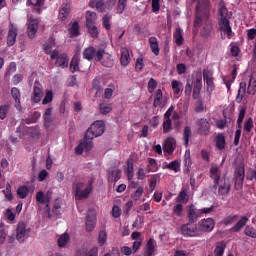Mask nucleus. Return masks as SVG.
I'll use <instances>...</instances> for the list:
<instances>
[{
    "label": "nucleus",
    "instance_id": "obj_1",
    "mask_svg": "<svg viewBox=\"0 0 256 256\" xmlns=\"http://www.w3.org/2000/svg\"><path fill=\"white\" fill-rule=\"evenodd\" d=\"M209 15H211V2L209 0H198L195 11L194 27L203 26L200 31L201 37L207 38L211 35L213 31V23L209 20Z\"/></svg>",
    "mask_w": 256,
    "mask_h": 256
},
{
    "label": "nucleus",
    "instance_id": "obj_2",
    "mask_svg": "<svg viewBox=\"0 0 256 256\" xmlns=\"http://www.w3.org/2000/svg\"><path fill=\"white\" fill-rule=\"evenodd\" d=\"M218 25L219 31L224 33V35H227L228 39L233 37V29L231 28V14H229V10H227V6H225V2L223 1L219 3Z\"/></svg>",
    "mask_w": 256,
    "mask_h": 256
},
{
    "label": "nucleus",
    "instance_id": "obj_3",
    "mask_svg": "<svg viewBox=\"0 0 256 256\" xmlns=\"http://www.w3.org/2000/svg\"><path fill=\"white\" fill-rule=\"evenodd\" d=\"M75 197L78 201H83V199H87L89 195H91V191H93V180L88 181L86 187L85 182H78L74 186Z\"/></svg>",
    "mask_w": 256,
    "mask_h": 256
},
{
    "label": "nucleus",
    "instance_id": "obj_4",
    "mask_svg": "<svg viewBox=\"0 0 256 256\" xmlns=\"http://www.w3.org/2000/svg\"><path fill=\"white\" fill-rule=\"evenodd\" d=\"M103 133H105V122L103 120H98L91 124L87 129L85 136L86 139L93 141L95 137H101Z\"/></svg>",
    "mask_w": 256,
    "mask_h": 256
},
{
    "label": "nucleus",
    "instance_id": "obj_5",
    "mask_svg": "<svg viewBox=\"0 0 256 256\" xmlns=\"http://www.w3.org/2000/svg\"><path fill=\"white\" fill-rule=\"evenodd\" d=\"M83 59H86L87 61H96V63H99L103 60V55H105V49L104 48H98L95 49V47L90 46L86 48L83 51Z\"/></svg>",
    "mask_w": 256,
    "mask_h": 256
},
{
    "label": "nucleus",
    "instance_id": "obj_6",
    "mask_svg": "<svg viewBox=\"0 0 256 256\" xmlns=\"http://www.w3.org/2000/svg\"><path fill=\"white\" fill-rule=\"evenodd\" d=\"M180 231L183 237H201L199 226L195 223L188 222L186 224H182Z\"/></svg>",
    "mask_w": 256,
    "mask_h": 256
},
{
    "label": "nucleus",
    "instance_id": "obj_7",
    "mask_svg": "<svg viewBox=\"0 0 256 256\" xmlns=\"http://www.w3.org/2000/svg\"><path fill=\"white\" fill-rule=\"evenodd\" d=\"M198 231L200 236L203 233H211L215 229V220L213 218H204L198 222Z\"/></svg>",
    "mask_w": 256,
    "mask_h": 256
},
{
    "label": "nucleus",
    "instance_id": "obj_8",
    "mask_svg": "<svg viewBox=\"0 0 256 256\" xmlns=\"http://www.w3.org/2000/svg\"><path fill=\"white\" fill-rule=\"evenodd\" d=\"M216 187H218V197H221L222 200L227 199L229 191H231V182L224 178L218 181Z\"/></svg>",
    "mask_w": 256,
    "mask_h": 256
},
{
    "label": "nucleus",
    "instance_id": "obj_9",
    "mask_svg": "<svg viewBox=\"0 0 256 256\" xmlns=\"http://www.w3.org/2000/svg\"><path fill=\"white\" fill-rule=\"evenodd\" d=\"M201 89H203V75L201 74V71H198L195 74V82L192 94L193 99H199Z\"/></svg>",
    "mask_w": 256,
    "mask_h": 256
},
{
    "label": "nucleus",
    "instance_id": "obj_10",
    "mask_svg": "<svg viewBox=\"0 0 256 256\" xmlns=\"http://www.w3.org/2000/svg\"><path fill=\"white\" fill-rule=\"evenodd\" d=\"M39 29V20L37 18L28 19L27 34L29 39H33L37 35Z\"/></svg>",
    "mask_w": 256,
    "mask_h": 256
},
{
    "label": "nucleus",
    "instance_id": "obj_11",
    "mask_svg": "<svg viewBox=\"0 0 256 256\" xmlns=\"http://www.w3.org/2000/svg\"><path fill=\"white\" fill-rule=\"evenodd\" d=\"M234 177L236 185L243 186V181H245V164L240 163L236 166Z\"/></svg>",
    "mask_w": 256,
    "mask_h": 256
},
{
    "label": "nucleus",
    "instance_id": "obj_12",
    "mask_svg": "<svg viewBox=\"0 0 256 256\" xmlns=\"http://www.w3.org/2000/svg\"><path fill=\"white\" fill-rule=\"evenodd\" d=\"M18 29L10 22L8 26V36H7V45L8 47H13L17 41Z\"/></svg>",
    "mask_w": 256,
    "mask_h": 256
},
{
    "label": "nucleus",
    "instance_id": "obj_13",
    "mask_svg": "<svg viewBox=\"0 0 256 256\" xmlns=\"http://www.w3.org/2000/svg\"><path fill=\"white\" fill-rule=\"evenodd\" d=\"M28 233H29V230L27 229V224H25V222H19L16 229L17 241H19V243H23Z\"/></svg>",
    "mask_w": 256,
    "mask_h": 256
},
{
    "label": "nucleus",
    "instance_id": "obj_14",
    "mask_svg": "<svg viewBox=\"0 0 256 256\" xmlns=\"http://www.w3.org/2000/svg\"><path fill=\"white\" fill-rule=\"evenodd\" d=\"M93 149V141L89 140V138L84 137V141L80 142L79 145L75 148L76 155H83V152L91 151Z\"/></svg>",
    "mask_w": 256,
    "mask_h": 256
},
{
    "label": "nucleus",
    "instance_id": "obj_15",
    "mask_svg": "<svg viewBox=\"0 0 256 256\" xmlns=\"http://www.w3.org/2000/svg\"><path fill=\"white\" fill-rule=\"evenodd\" d=\"M203 79L206 83L207 91H215V82H213V71L205 69L203 71Z\"/></svg>",
    "mask_w": 256,
    "mask_h": 256
},
{
    "label": "nucleus",
    "instance_id": "obj_16",
    "mask_svg": "<svg viewBox=\"0 0 256 256\" xmlns=\"http://www.w3.org/2000/svg\"><path fill=\"white\" fill-rule=\"evenodd\" d=\"M198 133L199 135H209L211 131V124L207 119L200 118L197 120Z\"/></svg>",
    "mask_w": 256,
    "mask_h": 256
},
{
    "label": "nucleus",
    "instance_id": "obj_17",
    "mask_svg": "<svg viewBox=\"0 0 256 256\" xmlns=\"http://www.w3.org/2000/svg\"><path fill=\"white\" fill-rule=\"evenodd\" d=\"M52 61L56 59V65H69V57L67 54L59 55V51L53 50L51 53Z\"/></svg>",
    "mask_w": 256,
    "mask_h": 256
},
{
    "label": "nucleus",
    "instance_id": "obj_18",
    "mask_svg": "<svg viewBox=\"0 0 256 256\" xmlns=\"http://www.w3.org/2000/svg\"><path fill=\"white\" fill-rule=\"evenodd\" d=\"M11 95L12 99H14L15 108L17 109V111H21V90H19V88L17 87H13L11 89Z\"/></svg>",
    "mask_w": 256,
    "mask_h": 256
},
{
    "label": "nucleus",
    "instance_id": "obj_19",
    "mask_svg": "<svg viewBox=\"0 0 256 256\" xmlns=\"http://www.w3.org/2000/svg\"><path fill=\"white\" fill-rule=\"evenodd\" d=\"M157 246L155 245V240L153 238H149L147 241L146 247L143 249L144 256H153L155 255V250Z\"/></svg>",
    "mask_w": 256,
    "mask_h": 256
},
{
    "label": "nucleus",
    "instance_id": "obj_20",
    "mask_svg": "<svg viewBox=\"0 0 256 256\" xmlns=\"http://www.w3.org/2000/svg\"><path fill=\"white\" fill-rule=\"evenodd\" d=\"M175 147H177V142L175 141V138L168 137L164 142V151L168 153V155H171L175 151Z\"/></svg>",
    "mask_w": 256,
    "mask_h": 256
},
{
    "label": "nucleus",
    "instance_id": "obj_21",
    "mask_svg": "<svg viewBox=\"0 0 256 256\" xmlns=\"http://www.w3.org/2000/svg\"><path fill=\"white\" fill-rule=\"evenodd\" d=\"M52 113H53V108H47L45 110V113L43 115V121H44L43 126L45 127V129H49V127L53 125V117L51 116Z\"/></svg>",
    "mask_w": 256,
    "mask_h": 256
},
{
    "label": "nucleus",
    "instance_id": "obj_22",
    "mask_svg": "<svg viewBox=\"0 0 256 256\" xmlns=\"http://www.w3.org/2000/svg\"><path fill=\"white\" fill-rule=\"evenodd\" d=\"M236 78H237V67H235L232 70V73L230 76L223 77V82L226 85L228 91H231V85L233 84V81H235Z\"/></svg>",
    "mask_w": 256,
    "mask_h": 256
},
{
    "label": "nucleus",
    "instance_id": "obj_23",
    "mask_svg": "<svg viewBox=\"0 0 256 256\" xmlns=\"http://www.w3.org/2000/svg\"><path fill=\"white\" fill-rule=\"evenodd\" d=\"M69 13H71V6L68 3H63L62 8L59 11L58 19L60 21H65V19L69 17Z\"/></svg>",
    "mask_w": 256,
    "mask_h": 256
},
{
    "label": "nucleus",
    "instance_id": "obj_24",
    "mask_svg": "<svg viewBox=\"0 0 256 256\" xmlns=\"http://www.w3.org/2000/svg\"><path fill=\"white\" fill-rule=\"evenodd\" d=\"M210 177L214 180V190H217V185H219V181H221V175L219 174V168L217 166L212 167L210 169Z\"/></svg>",
    "mask_w": 256,
    "mask_h": 256
},
{
    "label": "nucleus",
    "instance_id": "obj_25",
    "mask_svg": "<svg viewBox=\"0 0 256 256\" xmlns=\"http://www.w3.org/2000/svg\"><path fill=\"white\" fill-rule=\"evenodd\" d=\"M199 217H201V212L198 214L197 210H195V206L191 205L188 210L189 223H197Z\"/></svg>",
    "mask_w": 256,
    "mask_h": 256
},
{
    "label": "nucleus",
    "instance_id": "obj_26",
    "mask_svg": "<svg viewBox=\"0 0 256 256\" xmlns=\"http://www.w3.org/2000/svg\"><path fill=\"white\" fill-rule=\"evenodd\" d=\"M245 93H247V83L240 82L238 94L236 96V103H241V101H243L245 98Z\"/></svg>",
    "mask_w": 256,
    "mask_h": 256
},
{
    "label": "nucleus",
    "instance_id": "obj_27",
    "mask_svg": "<svg viewBox=\"0 0 256 256\" xmlns=\"http://www.w3.org/2000/svg\"><path fill=\"white\" fill-rule=\"evenodd\" d=\"M123 171H121L120 169L117 168H112L108 170V179H111L112 181H114V183H117V181H119V179H121V175H122Z\"/></svg>",
    "mask_w": 256,
    "mask_h": 256
},
{
    "label": "nucleus",
    "instance_id": "obj_28",
    "mask_svg": "<svg viewBox=\"0 0 256 256\" xmlns=\"http://www.w3.org/2000/svg\"><path fill=\"white\" fill-rule=\"evenodd\" d=\"M173 39L177 47H181V45H183V41H185V39L183 38V30L181 28H176L173 34Z\"/></svg>",
    "mask_w": 256,
    "mask_h": 256
},
{
    "label": "nucleus",
    "instance_id": "obj_29",
    "mask_svg": "<svg viewBox=\"0 0 256 256\" xmlns=\"http://www.w3.org/2000/svg\"><path fill=\"white\" fill-rule=\"evenodd\" d=\"M96 221H97V218H95L94 215H91V212H88L86 216V230L93 231V229H95Z\"/></svg>",
    "mask_w": 256,
    "mask_h": 256
},
{
    "label": "nucleus",
    "instance_id": "obj_30",
    "mask_svg": "<svg viewBox=\"0 0 256 256\" xmlns=\"http://www.w3.org/2000/svg\"><path fill=\"white\" fill-rule=\"evenodd\" d=\"M27 5L34 7L35 13H41V8L45 5V0H27Z\"/></svg>",
    "mask_w": 256,
    "mask_h": 256
},
{
    "label": "nucleus",
    "instance_id": "obj_31",
    "mask_svg": "<svg viewBox=\"0 0 256 256\" xmlns=\"http://www.w3.org/2000/svg\"><path fill=\"white\" fill-rule=\"evenodd\" d=\"M248 221H249V218L247 216H243L236 223V225L232 227V231H234V233H239V231L242 230L243 227H245L247 225Z\"/></svg>",
    "mask_w": 256,
    "mask_h": 256
},
{
    "label": "nucleus",
    "instance_id": "obj_32",
    "mask_svg": "<svg viewBox=\"0 0 256 256\" xmlns=\"http://www.w3.org/2000/svg\"><path fill=\"white\" fill-rule=\"evenodd\" d=\"M95 21H97V13L87 11L86 12V27H92V25H95Z\"/></svg>",
    "mask_w": 256,
    "mask_h": 256
},
{
    "label": "nucleus",
    "instance_id": "obj_33",
    "mask_svg": "<svg viewBox=\"0 0 256 256\" xmlns=\"http://www.w3.org/2000/svg\"><path fill=\"white\" fill-rule=\"evenodd\" d=\"M149 45L152 53H154V55H159V42L157 41V37H150Z\"/></svg>",
    "mask_w": 256,
    "mask_h": 256
},
{
    "label": "nucleus",
    "instance_id": "obj_34",
    "mask_svg": "<svg viewBox=\"0 0 256 256\" xmlns=\"http://www.w3.org/2000/svg\"><path fill=\"white\" fill-rule=\"evenodd\" d=\"M225 249H227V244L225 242H218L214 249L215 256H223L225 253Z\"/></svg>",
    "mask_w": 256,
    "mask_h": 256
},
{
    "label": "nucleus",
    "instance_id": "obj_35",
    "mask_svg": "<svg viewBox=\"0 0 256 256\" xmlns=\"http://www.w3.org/2000/svg\"><path fill=\"white\" fill-rule=\"evenodd\" d=\"M166 169H169V171H174V173H179L181 171V161L174 160L166 165Z\"/></svg>",
    "mask_w": 256,
    "mask_h": 256
},
{
    "label": "nucleus",
    "instance_id": "obj_36",
    "mask_svg": "<svg viewBox=\"0 0 256 256\" xmlns=\"http://www.w3.org/2000/svg\"><path fill=\"white\" fill-rule=\"evenodd\" d=\"M148 173H156L159 171V165L157 164V160L154 158H148V165H147Z\"/></svg>",
    "mask_w": 256,
    "mask_h": 256
},
{
    "label": "nucleus",
    "instance_id": "obj_37",
    "mask_svg": "<svg viewBox=\"0 0 256 256\" xmlns=\"http://www.w3.org/2000/svg\"><path fill=\"white\" fill-rule=\"evenodd\" d=\"M42 98H43V90L38 86H35L34 94H33V97L31 98V101H33V103H39Z\"/></svg>",
    "mask_w": 256,
    "mask_h": 256
},
{
    "label": "nucleus",
    "instance_id": "obj_38",
    "mask_svg": "<svg viewBox=\"0 0 256 256\" xmlns=\"http://www.w3.org/2000/svg\"><path fill=\"white\" fill-rule=\"evenodd\" d=\"M161 103H163V91L161 89H158L156 91V95L153 101L154 109H157V107L161 106Z\"/></svg>",
    "mask_w": 256,
    "mask_h": 256
},
{
    "label": "nucleus",
    "instance_id": "obj_39",
    "mask_svg": "<svg viewBox=\"0 0 256 256\" xmlns=\"http://www.w3.org/2000/svg\"><path fill=\"white\" fill-rule=\"evenodd\" d=\"M53 47H55V38L51 37L48 42H46L43 46V49L45 51L46 55H50L51 53H53V51H51L53 49Z\"/></svg>",
    "mask_w": 256,
    "mask_h": 256
},
{
    "label": "nucleus",
    "instance_id": "obj_40",
    "mask_svg": "<svg viewBox=\"0 0 256 256\" xmlns=\"http://www.w3.org/2000/svg\"><path fill=\"white\" fill-rule=\"evenodd\" d=\"M186 201H189V191L187 190V188H182L177 197V202L185 203Z\"/></svg>",
    "mask_w": 256,
    "mask_h": 256
},
{
    "label": "nucleus",
    "instance_id": "obj_41",
    "mask_svg": "<svg viewBox=\"0 0 256 256\" xmlns=\"http://www.w3.org/2000/svg\"><path fill=\"white\" fill-rule=\"evenodd\" d=\"M239 220V216L238 215H229L226 216L223 220L222 223L223 225H225L226 227L229 225H233V223H237V221Z\"/></svg>",
    "mask_w": 256,
    "mask_h": 256
},
{
    "label": "nucleus",
    "instance_id": "obj_42",
    "mask_svg": "<svg viewBox=\"0 0 256 256\" xmlns=\"http://www.w3.org/2000/svg\"><path fill=\"white\" fill-rule=\"evenodd\" d=\"M226 141H225V135L218 134L216 137V147L220 151H223L225 149Z\"/></svg>",
    "mask_w": 256,
    "mask_h": 256
},
{
    "label": "nucleus",
    "instance_id": "obj_43",
    "mask_svg": "<svg viewBox=\"0 0 256 256\" xmlns=\"http://www.w3.org/2000/svg\"><path fill=\"white\" fill-rule=\"evenodd\" d=\"M89 6L95 7L99 13H103V11H105V2H103V0H98L96 2H90Z\"/></svg>",
    "mask_w": 256,
    "mask_h": 256
},
{
    "label": "nucleus",
    "instance_id": "obj_44",
    "mask_svg": "<svg viewBox=\"0 0 256 256\" xmlns=\"http://www.w3.org/2000/svg\"><path fill=\"white\" fill-rule=\"evenodd\" d=\"M50 213H52V215L54 216L61 215V200L59 198H56L52 211L50 210Z\"/></svg>",
    "mask_w": 256,
    "mask_h": 256
},
{
    "label": "nucleus",
    "instance_id": "obj_45",
    "mask_svg": "<svg viewBox=\"0 0 256 256\" xmlns=\"http://www.w3.org/2000/svg\"><path fill=\"white\" fill-rule=\"evenodd\" d=\"M70 37H79V22H73L71 28L69 29Z\"/></svg>",
    "mask_w": 256,
    "mask_h": 256
},
{
    "label": "nucleus",
    "instance_id": "obj_46",
    "mask_svg": "<svg viewBox=\"0 0 256 256\" xmlns=\"http://www.w3.org/2000/svg\"><path fill=\"white\" fill-rule=\"evenodd\" d=\"M183 87V84L177 80L172 81V89L174 91V97H179V93H181V88Z\"/></svg>",
    "mask_w": 256,
    "mask_h": 256
},
{
    "label": "nucleus",
    "instance_id": "obj_47",
    "mask_svg": "<svg viewBox=\"0 0 256 256\" xmlns=\"http://www.w3.org/2000/svg\"><path fill=\"white\" fill-rule=\"evenodd\" d=\"M17 195L20 199H25L29 195V187L23 185L17 189Z\"/></svg>",
    "mask_w": 256,
    "mask_h": 256
},
{
    "label": "nucleus",
    "instance_id": "obj_48",
    "mask_svg": "<svg viewBox=\"0 0 256 256\" xmlns=\"http://www.w3.org/2000/svg\"><path fill=\"white\" fill-rule=\"evenodd\" d=\"M184 145H189V139H191V127L185 126L183 130Z\"/></svg>",
    "mask_w": 256,
    "mask_h": 256
},
{
    "label": "nucleus",
    "instance_id": "obj_49",
    "mask_svg": "<svg viewBox=\"0 0 256 256\" xmlns=\"http://www.w3.org/2000/svg\"><path fill=\"white\" fill-rule=\"evenodd\" d=\"M99 110L102 115H107L111 113V111H113V107L111 106V104L101 103L99 105Z\"/></svg>",
    "mask_w": 256,
    "mask_h": 256
},
{
    "label": "nucleus",
    "instance_id": "obj_50",
    "mask_svg": "<svg viewBox=\"0 0 256 256\" xmlns=\"http://www.w3.org/2000/svg\"><path fill=\"white\" fill-rule=\"evenodd\" d=\"M125 9H127V0H118L116 8L118 15H123Z\"/></svg>",
    "mask_w": 256,
    "mask_h": 256
},
{
    "label": "nucleus",
    "instance_id": "obj_51",
    "mask_svg": "<svg viewBox=\"0 0 256 256\" xmlns=\"http://www.w3.org/2000/svg\"><path fill=\"white\" fill-rule=\"evenodd\" d=\"M39 119H41V112L35 111L30 118L26 119V123L27 125H31V123H36Z\"/></svg>",
    "mask_w": 256,
    "mask_h": 256
},
{
    "label": "nucleus",
    "instance_id": "obj_52",
    "mask_svg": "<svg viewBox=\"0 0 256 256\" xmlns=\"http://www.w3.org/2000/svg\"><path fill=\"white\" fill-rule=\"evenodd\" d=\"M248 95H255L256 93V79L250 78L249 85L247 88Z\"/></svg>",
    "mask_w": 256,
    "mask_h": 256
},
{
    "label": "nucleus",
    "instance_id": "obj_53",
    "mask_svg": "<svg viewBox=\"0 0 256 256\" xmlns=\"http://www.w3.org/2000/svg\"><path fill=\"white\" fill-rule=\"evenodd\" d=\"M131 60V56L128 51H123L121 53L120 63L121 65H129V61Z\"/></svg>",
    "mask_w": 256,
    "mask_h": 256
},
{
    "label": "nucleus",
    "instance_id": "obj_54",
    "mask_svg": "<svg viewBox=\"0 0 256 256\" xmlns=\"http://www.w3.org/2000/svg\"><path fill=\"white\" fill-rule=\"evenodd\" d=\"M162 127L163 133H170L171 129H173V120H164Z\"/></svg>",
    "mask_w": 256,
    "mask_h": 256
},
{
    "label": "nucleus",
    "instance_id": "obj_55",
    "mask_svg": "<svg viewBox=\"0 0 256 256\" xmlns=\"http://www.w3.org/2000/svg\"><path fill=\"white\" fill-rule=\"evenodd\" d=\"M5 198L7 201H13V193L11 192V184H6V189L3 190Z\"/></svg>",
    "mask_w": 256,
    "mask_h": 256
},
{
    "label": "nucleus",
    "instance_id": "obj_56",
    "mask_svg": "<svg viewBox=\"0 0 256 256\" xmlns=\"http://www.w3.org/2000/svg\"><path fill=\"white\" fill-rule=\"evenodd\" d=\"M184 165L187 173H189V171H191V165H193V162H191V154L184 155Z\"/></svg>",
    "mask_w": 256,
    "mask_h": 256
},
{
    "label": "nucleus",
    "instance_id": "obj_57",
    "mask_svg": "<svg viewBox=\"0 0 256 256\" xmlns=\"http://www.w3.org/2000/svg\"><path fill=\"white\" fill-rule=\"evenodd\" d=\"M68 242H69V234H63L58 239V247H65Z\"/></svg>",
    "mask_w": 256,
    "mask_h": 256
},
{
    "label": "nucleus",
    "instance_id": "obj_58",
    "mask_svg": "<svg viewBox=\"0 0 256 256\" xmlns=\"http://www.w3.org/2000/svg\"><path fill=\"white\" fill-rule=\"evenodd\" d=\"M245 235H247V237H251L252 239H256V230L255 228L251 227V226H247L244 230Z\"/></svg>",
    "mask_w": 256,
    "mask_h": 256
},
{
    "label": "nucleus",
    "instance_id": "obj_59",
    "mask_svg": "<svg viewBox=\"0 0 256 256\" xmlns=\"http://www.w3.org/2000/svg\"><path fill=\"white\" fill-rule=\"evenodd\" d=\"M106 242H107V232H105V230H102L99 232V235H98V243L99 245H105Z\"/></svg>",
    "mask_w": 256,
    "mask_h": 256
},
{
    "label": "nucleus",
    "instance_id": "obj_60",
    "mask_svg": "<svg viewBox=\"0 0 256 256\" xmlns=\"http://www.w3.org/2000/svg\"><path fill=\"white\" fill-rule=\"evenodd\" d=\"M194 111L195 113H203L205 111V104H203V100H198L196 102Z\"/></svg>",
    "mask_w": 256,
    "mask_h": 256
},
{
    "label": "nucleus",
    "instance_id": "obj_61",
    "mask_svg": "<svg viewBox=\"0 0 256 256\" xmlns=\"http://www.w3.org/2000/svg\"><path fill=\"white\" fill-rule=\"evenodd\" d=\"M155 89H157V80L150 78L148 82V93H154Z\"/></svg>",
    "mask_w": 256,
    "mask_h": 256
},
{
    "label": "nucleus",
    "instance_id": "obj_62",
    "mask_svg": "<svg viewBox=\"0 0 256 256\" xmlns=\"http://www.w3.org/2000/svg\"><path fill=\"white\" fill-rule=\"evenodd\" d=\"M173 213L176 217H181V215H183V204H177L174 206Z\"/></svg>",
    "mask_w": 256,
    "mask_h": 256
},
{
    "label": "nucleus",
    "instance_id": "obj_63",
    "mask_svg": "<svg viewBox=\"0 0 256 256\" xmlns=\"http://www.w3.org/2000/svg\"><path fill=\"white\" fill-rule=\"evenodd\" d=\"M253 129V118H248L247 121L244 124V130L246 133H251V130Z\"/></svg>",
    "mask_w": 256,
    "mask_h": 256
},
{
    "label": "nucleus",
    "instance_id": "obj_64",
    "mask_svg": "<svg viewBox=\"0 0 256 256\" xmlns=\"http://www.w3.org/2000/svg\"><path fill=\"white\" fill-rule=\"evenodd\" d=\"M51 101H53V91H48L42 100V104L47 105L48 103H51Z\"/></svg>",
    "mask_w": 256,
    "mask_h": 256
}]
</instances>
